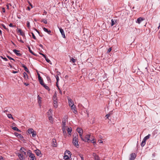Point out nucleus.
Instances as JSON below:
<instances>
[{"label":"nucleus","mask_w":160,"mask_h":160,"mask_svg":"<svg viewBox=\"0 0 160 160\" xmlns=\"http://www.w3.org/2000/svg\"><path fill=\"white\" fill-rule=\"evenodd\" d=\"M136 157L135 153H132L130 154L129 160H134Z\"/></svg>","instance_id":"6e6552de"},{"label":"nucleus","mask_w":160,"mask_h":160,"mask_svg":"<svg viewBox=\"0 0 160 160\" xmlns=\"http://www.w3.org/2000/svg\"><path fill=\"white\" fill-rule=\"evenodd\" d=\"M111 50H112V48H109L108 50L107 53H108L110 52L111 51Z\"/></svg>","instance_id":"09e8293b"},{"label":"nucleus","mask_w":160,"mask_h":160,"mask_svg":"<svg viewBox=\"0 0 160 160\" xmlns=\"http://www.w3.org/2000/svg\"><path fill=\"white\" fill-rule=\"evenodd\" d=\"M27 9L29 11H30V7H27Z\"/></svg>","instance_id":"69168bd1"},{"label":"nucleus","mask_w":160,"mask_h":160,"mask_svg":"<svg viewBox=\"0 0 160 160\" xmlns=\"http://www.w3.org/2000/svg\"><path fill=\"white\" fill-rule=\"evenodd\" d=\"M116 21L112 19L111 20V26H113L116 23Z\"/></svg>","instance_id":"7c9ffc66"},{"label":"nucleus","mask_w":160,"mask_h":160,"mask_svg":"<svg viewBox=\"0 0 160 160\" xmlns=\"http://www.w3.org/2000/svg\"><path fill=\"white\" fill-rule=\"evenodd\" d=\"M98 141L100 143H103V141L101 140H98Z\"/></svg>","instance_id":"052dcab7"},{"label":"nucleus","mask_w":160,"mask_h":160,"mask_svg":"<svg viewBox=\"0 0 160 160\" xmlns=\"http://www.w3.org/2000/svg\"><path fill=\"white\" fill-rule=\"evenodd\" d=\"M8 117L9 118H12V119H14L12 117V115L10 114H8L7 115Z\"/></svg>","instance_id":"f704fd0d"},{"label":"nucleus","mask_w":160,"mask_h":160,"mask_svg":"<svg viewBox=\"0 0 160 160\" xmlns=\"http://www.w3.org/2000/svg\"><path fill=\"white\" fill-rule=\"evenodd\" d=\"M59 30L61 33L62 37L64 38H66V37L65 34L64 32L63 29H62V28H59Z\"/></svg>","instance_id":"9d476101"},{"label":"nucleus","mask_w":160,"mask_h":160,"mask_svg":"<svg viewBox=\"0 0 160 160\" xmlns=\"http://www.w3.org/2000/svg\"><path fill=\"white\" fill-rule=\"evenodd\" d=\"M68 128V127L67 126H65L64 127L62 128V130L63 131V134L64 135H66L67 134V130Z\"/></svg>","instance_id":"1a4fd4ad"},{"label":"nucleus","mask_w":160,"mask_h":160,"mask_svg":"<svg viewBox=\"0 0 160 160\" xmlns=\"http://www.w3.org/2000/svg\"><path fill=\"white\" fill-rule=\"evenodd\" d=\"M72 110L73 111V113L75 114H76L77 112V111L76 110V109Z\"/></svg>","instance_id":"5fc2aeb1"},{"label":"nucleus","mask_w":160,"mask_h":160,"mask_svg":"<svg viewBox=\"0 0 160 160\" xmlns=\"http://www.w3.org/2000/svg\"><path fill=\"white\" fill-rule=\"evenodd\" d=\"M20 151L21 152V154H23L24 156H27L26 153V150L24 148L21 147Z\"/></svg>","instance_id":"39448f33"},{"label":"nucleus","mask_w":160,"mask_h":160,"mask_svg":"<svg viewBox=\"0 0 160 160\" xmlns=\"http://www.w3.org/2000/svg\"><path fill=\"white\" fill-rule=\"evenodd\" d=\"M40 54L42 55L44 58L45 59L47 58V57H46V56L44 54L42 53H40Z\"/></svg>","instance_id":"13d9d810"},{"label":"nucleus","mask_w":160,"mask_h":160,"mask_svg":"<svg viewBox=\"0 0 160 160\" xmlns=\"http://www.w3.org/2000/svg\"><path fill=\"white\" fill-rule=\"evenodd\" d=\"M82 141L88 142H92L93 143H95L96 142L94 141V138L90 134H88L86 135L85 137L84 138H82V139H81Z\"/></svg>","instance_id":"f257e3e1"},{"label":"nucleus","mask_w":160,"mask_h":160,"mask_svg":"<svg viewBox=\"0 0 160 160\" xmlns=\"http://www.w3.org/2000/svg\"><path fill=\"white\" fill-rule=\"evenodd\" d=\"M31 34L32 35V37H33V38L34 39H36V38L34 34V33L33 32H32Z\"/></svg>","instance_id":"c03bdc74"},{"label":"nucleus","mask_w":160,"mask_h":160,"mask_svg":"<svg viewBox=\"0 0 160 160\" xmlns=\"http://www.w3.org/2000/svg\"><path fill=\"white\" fill-rule=\"evenodd\" d=\"M76 130L78 132L81 138L82 139L83 130L82 129L80 128H78Z\"/></svg>","instance_id":"20e7f679"},{"label":"nucleus","mask_w":160,"mask_h":160,"mask_svg":"<svg viewBox=\"0 0 160 160\" xmlns=\"http://www.w3.org/2000/svg\"><path fill=\"white\" fill-rule=\"evenodd\" d=\"M42 86L46 89L48 90H50V89H49V87L47 86L46 85H45V84H44V85H42Z\"/></svg>","instance_id":"c756f323"},{"label":"nucleus","mask_w":160,"mask_h":160,"mask_svg":"<svg viewBox=\"0 0 160 160\" xmlns=\"http://www.w3.org/2000/svg\"><path fill=\"white\" fill-rule=\"evenodd\" d=\"M28 48L29 50V52H30L32 54H33V52L31 50V49H30V48L29 47H28Z\"/></svg>","instance_id":"de8ad7c7"},{"label":"nucleus","mask_w":160,"mask_h":160,"mask_svg":"<svg viewBox=\"0 0 160 160\" xmlns=\"http://www.w3.org/2000/svg\"><path fill=\"white\" fill-rule=\"evenodd\" d=\"M52 110L51 109H50L48 112L47 115L48 117L52 116Z\"/></svg>","instance_id":"ddd939ff"},{"label":"nucleus","mask_w":160,"mask_h":160,"mask_svg":"<svg viewBox=\"0 0 160 160\" xmlns=\"http://www.w3.org/2000/svg\"><path fill=\"white\" fill-rule=\"evenodd\" d=\"M18 156L20 160H24V158H23L24 156L23 154H19Z\"/></svg>","instance_id":"4468645a"},{"label":"nucleus","mask_w":160,"mask_h":160,"mask_svg":"<svg viewBox=\"0 0 160 160\" xmlns=\"http://www.w3.org/2000/svg\"><path fill=\"white\" fill-rule=\"evenodd\" d=\"M24 84L26 86H28V85H29V84H28V83H26V82H24Z\"/></svg>","instance_id":"e2e57ef3"},{"label":"nucleus","mask_w":160,"mask_h":160,"mask_svg":"<svg viewBox=\"0 0 160 160\" xmlns=\"http://www.w3.org/2000/svg\"><path fill=\"white\" fill-rule=\"evenodd\" d=\"M79 156L80 157L82 160H84L83 155L82 154H80L79 155Z\"/></svg>","instance_id":"37998d69"},{"label":"nucleus","mask_w":160,"mask_h":160,"mask_svg":"<svg viewBox=\"0 0 160 160\" xmlns=\"http://www.w3.org/2000/svg\"><path fill=\"white\" fill-rule=\"evenodd\" d=\"M66 124L65 122H64L63 121L62 122V128L64 127L65 126H66Z\"/></svg>","instance_id":"4c0bfd02"},{"label":"nucleus","mask_w":160,"mask_h":160,"mask_svg":"<svg viewBox=\"0 0 160 160\" xmlns=\"http://www.w3.org/2000/svg\"><path fill=\"white\" fill-rule=\"evenodd\" d=\"M7 57L8 58H9L10 60H12L13 61L15 60L13 58H12L11 57H10L9 56H7Z\"/></svg>","instance_id":"3c124183"},{"label":"nucleus","mask_w":160,"mask_h":160,"mask_svg":"<svg viewBox=\"0 0 160 160\" xmlns=\"http://www.w3.org/2000/svg\"><path fill=\"white\" fill-rule=\"evenodd\" d=\"M150 136L151 135L150 134H148V135L146 136L144 138L143 140H144L145 141H146L149 138Z\"/></svg>","instance_id":"a878e982"},{"label":"nucleus","mask_w":160,"mask_h":160,"mask_svg":"<svg viewBox=\"0 0 160 160\" xmlns=\"http://www.w3.org/2000/svg\"><path fill=\"white\" fill-rule=\"evenodd\" d=\"M23 75L24 79L26 80H27L28 79V76L26 73L25 72H24L23 73Z\"/></svg>","instance_id":"aec40b11"},{"label":"nucleus","mask_w":160,"mask_h":160,"mask_svg":"<svg viewBox=\"0 0 160 160\" xmlns=\"http://www.w3.org/2000/svg\"><path fill=\"white\" fill-rule=\"evenodd\" d=\"M27 26L28 28H30V23L28 21L27 22Z\"/></svg>","instance_id":"a19ab883"},{"label":"nucleus","mask_w":160,"mask_h":160,"mask_svg":"<svg viewBox=\"0 0 160 160\" xmlns=\"http://www.w3.org/2000/svg\"><path fill=\"white\" fill-rule=\"evenodd\" d=\"M52 100H53V102L54 101H58L57 98V94L56 92L54 94V95L53 96Z\"/></svg>","instance_id":"dca6fc26"},{"label":"nucleus","mask_w":160,"mask_h":160,"mask_svg":"<svg viewBox=\"0 0 160 160\" xmlns=\"http://www.w3.org/2000/svg\"><path fill=\"white\" fill-rule=\"evenodd\" d=\"M43 30L44 31L48 33V34H50L51 32V31L50 30H48L47 28H43Z\"/></svg>","instance_id":"393cba45"},{"label":"nucleus","mask_w":160,"mask_h":160,"mask_svg":"<svg viewBox=\"0 0 160 160\" xmlns=\"http://www.w3.org/2000/svg\"><path fill=\"white\" fill-rule=\"evenodd\" d=\"M76 60L75 59H74V58H72L71 60H70V62H72L73 63H74L76 62Z\"/></svg>","instance_id":"58836bf2"},{"label":"nucleus","mask_w":160,"mask_h":160,"mask_svg":"<svg viewBox=\"0 0 160 160\" xmlns=\"http://www.w3.org/2000/svg\"><path fill=\"white\" fill-rule=\"evenodd\" d=\"M27 154L30 158V160H36L34 155L31 152V151L29 150L28 151Z\"/></svg>","instance_id":"7ed1b4c3"},{"label":"nucleus","mask_w":160,"mask_h":160,"mask_svg":"<svg viewBox=\"0 0 160 160\" xmlns=\"http://www.w3.org/2000/svg\"><path fill=\"white\" fill-rule=\"evenodd\" d=\"M145 143H146V141H145L143 139L142 141L141 144V146L142 147L144 146L145 144Z\"/></svg>","instance_id":"cd10ccee"},{"label":"nucleus","mask_w":160,"mask_h":160,"mask_svg":"<svg viewBox=\"0 0 160 160\" xmlns=\"http://www.w3.org/2000/svg\"><path fill=\"white\" fill-rule=\"evenodd\" d=\"M1 25L2 26V27L4 28V29L6 30L8 29L6 28L4 24H1Z\"/></svg>","instance_id":"603ef678"},{"label":"nucleus","mask_w":160,"mask_h":160,"mask_svg":"<svg viewBox=\"0 0 160 160\" xmlns=\"http://www.w3.org/2000/svg\"><path fill=\"white\" fill-rule=\"evenodd\" d=\"M67 131L68 132V133L71 135L72 131V128L71 127H68Z\"/></svg>","instance_id":"a211bd4d"},{"label":"nucleus","mask_w":160,"mask_h":160,"mask_svg":"<svg viewBox=\"0 0 160 160\" xmlns=\"http://www.w3.org/2000/svg\"><path fill=\"white\" fill-rule=\"evenodd\" d=\"M50 122L52 123L53 122V119L52 118V116L50 117H48Z\"/></svg>","instance_id":"2f4dec72"},{"label":"nucleus","mask_w":160,"mask_h":160,"mask_svg":"<svg viewBox=\"0 0 160 160\" xmlns=\"http://www.w3.org/2000/svg\"><path fill=\"white\" fill-rule=\"evenodd\" d=\"M70 158L68 155H64L63 158L64 160H69Z\"/></svg>","instance_id":"5701e85b"},{"label":"nucleus","mask_w":160,"mask_h":160,"mask_svg":"<svg viewBox=\"0 0 160 160\" xmlns=\"http://www.w3.org/2000/svg\"><path fill=\"white\" fill-rule=\"evenodd\" d=\"M9 26L10 27H13L14 26L13 25L12 23H10L9 25Z\"/></svg>","instance_id":"bf43d9fd"},{"label":"nucleus","mask_w":160,"mask_h":160,"mask_svg":"<svg viewBox=\"0 0 160 160\" xmlns=\"http://www.w3.org/2000/svg\"><path fill=\"white\" fill-rule=\"evenodd\" d=\"M41 98L39 95H38V102L39 103V105L40 106H41Z\"/></svg>","instance_id":"4be33fe9"},{"label":"nucleus","mask_w":160,"mask_h":160,"mask_svg":"<svg viewBox=\"0 0 160 160\" xmlns=\"http://www.w3.org/2000/svg\"><path fill=\"white\" fill-rule=\"evenodd\" d=\"M93 156L94 157L95 160H99V158L98 156L96 154H93Z\"/></svg>","instance_id":"b1692460"},{"label":"nucleus","mask_w":160,"mask_h":160,"mask_svg":"<svg viewBox=\"0 0 160 160\" xmlns=\"http://www.w3.org/2000/svg\"><path fill=\"white\" fill-rule=\"evenodd\" d=\"M17 32L20 33V35L22 36H25L24 33L22 31L21 29L19 28H17Z\"/></svg>","instance_id":"9b49d317"},{"label":"nucleus","mask_w":160,"mask_h":160,"mask_svg":"<svg viewBox=\"0 0 160 160\" xmlns=\"http://www.w3.org/2000/svg\"><path fill=\"white\" fill-rule=\"evenodd\" d=\"M67 154L69 155L70 157H71V155H72L71 152L68 150H66L65 153H64V155H67Z\"/></svg>","instance_id":"6ab92c4d"},{"label":"nucleus","mask_w":160,"mask_h":160,"mask_svg":"<svg viewBox=\"0 0 160 160\" xmlns=\"http://www.w3.org/2000/svg\"><path fill=\"white\" fill-rule=\"evenodd\" d=\"M13 52L16 54L18 56H21V54L19 52H20L19 51L17 50L16 49H14L13 50Z\"/></svg>","instance_id":"f8f14e48"},{"label":"nucleus","mask_w":160,"mask_h":160,"mask_svg":"<svg viewBox=\"0 0 160 160\" xmlns=\"http://www.w3.org/2000/svg\"><path fill=\"white\" fill-rule=\"evenodd\" d=\"M69 106L71 107V109L72 110H74L75 109H76L75 106L74 105H73V106L71 105V106Z\"/></svg>","instance_id":"ea45409f"},{"label":"nucleus","mask_w":160,"mask_h":160,"mask_svg":"<svg viewBox=\"0 0 160 160\" xmlns=\"http://www.w3.org/2000/svg\"><path fill=\"white\" fill-rule=\"evenodd\" d=\"M24 70L26 72H29V71L26 67H24Z\"/></svg>","instance_id":"864d4df0"},{"label":"nucleus","mask_w":160,"mask_h":160,"mask_svg":"<svg viewBox=\"0 0 160 160\" xmlns=\"http://www.w3.org/2000/svg\"><path fill=\"white\" fill-rule=\"evenodd\" d=\"M32 134V136L33 137H35L37 135V133L36 131H33L32 132V133H31Z\"/></svg>","instance_id":"c85d7f7f"},{"label":"nucleus","mask_w":160,"mask_h":160,"mask_svg":"<svg viewBox=\"0 0 160 160\" xmlns=\"http://www.w3.org/2000/svg\"><path fill=\"white\" fill-rule=\"evenodd\" d=\"M2 11L3 12H5V10L4 8H3L2 9Z\"/></svg>","instance_id":"680f3d73"},{"label":"nucleus","mask_w":160,"mask_h":160,"mask_svg":"<svg viewBox=\"0 0 160 160\" xmlns=\"http://www.w3.org/2000/svg\"><path fill=\"white\" fill-rule=\"evenodd\" d=\"M0 160H4L3 158L1 156H0Z\"/></svg>","instance_id":"4d7b16f0"},{"label":"nucleus","mask_w":160,"mask_h":160,"mask_svg":"<svg viewBox=\"0 0 160 160\" xmlns=\"http://www.w3.org/2000/svg\"><path fill=\"white\" fill-rule=\"evenodd\" d=\"M56 79V80H57V82H58L59 81V77L58 76V75H56L55 76Z\"/></svg>","instance_id":"79ce46f5"},{"label":"nucleus","mask_w":160,"mask_h":160,"mask_svg":"<svg viewBox=\"0 0 160 160\" xmlns=\"http://www.w3.org/2000/svg\"><path fill=\"white\" fill-rule=\"evenodd\" d=\"M41 22H43L44 23L46 24L47 23V21L44 19H42L41 20Z\"/></svg>","instance_id":"e433bc0d"},{"label":"nucleus","mask_w":160,"mask_h":160,"mask_svg":"<svg viewBox=\"0 0 160 160\" xmlns=\"http://www.w3.org/2000/svg\"><path fill=\"white\" fill-rule=\"evenodd\" d=\"M35 152L37 156H41V152L38 149L36 150L35 151Z\"/></svg>","instance_id":"2eb2a0df"},{"label":"nucleus","mask_w":160,"mask_h":160,"mask_svg":"<svg viewBox=\"0 0 160 160\" xmlns=\"http://www.w3.org/2000/svg\"><path fill=\"white\" fill-rule=\"evenodd\" d=\"M12 129L15 131L20 132V130L16 127H14L12 128Z\"/></svg>","instance_id":"c9c22d12"},{"label":"nucleus","mask_w":160,"mask_h":160,"mask_svg":"<svg viewBox=\"0 0 160 160\" xmlns=\"http://www.w3.org/2000/svg\"><path fill=\"white\" fill-rule=\"evenodd\" d=\"M39 81L40 83L42 85H44V83L43 82V81L42 79L39 80Z\"/></svg>","instance_id":"72a5a7b5"},{"label":"nucleus","mask_w":160,"mask_h":160,"mask_svg":"<svg viewBox=\"0 0 160 160\" xmlns=\"http://www.w3.org/2000/svg\"><path fill=\"white\" fill-rule=\"evenodd\" d=\"M110 116V115L109 114H108L106 115L105 117L109 119V117Z\"/></svg>","instance_id":"6e6d98bb"},{"label":"nucleus","mask_w":160,"mask_h":160,"mask_svg":"<svg viewBox=\"0 0 160 160\" xmlns=\"http://www.w3.org/2000/svg\"><path fill=\"white\" fill-rule=\"evenodd\" d=\"M18 40L19 41L21 42H22V43H24L23 41L21 39V38H20L19 39L18 38Z\"/></svg>","instance_id":"a18cd8bd"},{"label":"nucleus","mask_w":160,"mask_h":160,"mask_svg":"<svg viewBox=\"0 0 160 160\" xmlns=\"http://www.w3.org/2000/svg\"><path fill=\"white\" fill-rule=\"evenodd\" d=\"M45 60H46V61L48 62V63H50L51 62V61H50V60L48 58H46L45 59Z\"/></svg>","instance_id":"49530a36"},{"label":"nucleus","mask_w":160,"mask_h":160,"mask_svg":"<svg viewBox=\"0 0 160 160\" xmlns=\"http://www.w3.org/2000/svg\"><path fill=\"white\" fill-rule=\"evenodd\" d=\"M38 80L42 79L41 77L40 76V74L39 73H38Z\"/></svg>","instance_id":"8fccbe9b"},{"label":"nucleus","mask_w":160,"mask_h":160,"mask_svg":"<svg viewBox=\"0 0 160 160\" xmlns=\"http://www.w3.org/2000/svg\"><path fill=\"white\" fill-rule=\"evenodd\" d=\"M14 134L17 137H19L21 138L22 137V136L21 135V134L18 133L17 132L14 133Z\"/></svg>","instance_id":"bb28decb"},{"label":"nucleus","mask_w":160,"mask_h":160,"mask_svg":"<svg viewBox=\"0 0 160 160\" xmlns=\"http://www.w3.org/2000/svg\"><path fill=\"white\" fill-rule=\"evenodd\" d=\"M53 106L55 108H56L58 107V101H55L53 102Z\"/></svg>","instance_id":"412c9836"},{"label":"nucleus","mask_w":160,"mask_h":160,"mask_svg":"<svg viewBox=\"0 0 160 160\" xmlns=\"http://www.w3.org/2000/svg\"><path fill=\"white\" fill-rule=\"evenodd\" d=\"M59 93H60L62 95V92L61 90H60V91H59Z\"/></svg>","instance_id":"338daca9"},{"label":"nucleus","mask_w":160,"mask_h":160,"mask_svg":"<svg viewBox=\"0 0 160 160\" xmlns=\"http://www.w3.org/2000/svg\"><path fill=\"white\" fill-rule=\"evenodd\" d=\"M33 131V130L32 128H29L28 130V132L30 134L32 133Z\"/></svg>","instance_id":"473e14b6"},{"label":"nucleus","mask_w":160,"mask_h":160,"mask_svg":"<svg viewBox=\"0 0 160 160\" xmlns=\"http://www.w3.org/2000/svg\"><path fill=\"white\" fill-rule=\"evenodd\" d=\"M3 59L5 61H7L8 60V59L6 58H3Z\"/></svg>","instance_id":"0e129e2a"},{"label":"nucleus","mask_w":160,"mask_h":160,"mask_svg":"<svg viewBox=\"0 0 160 160\" xmlns=\"http://www.w3.org/2000/svg\"><path fill=\"white\" fill-rule=\"evenodd\" d=\"M67 99L68 100V102L69 106H73L74 105V103L72 99L69 97H67Z\"/></svg>","instance_id":"423d86ee"},{"label":"nucleus","mask_w":160,"mask_h":160,"mask_svg":"<svg viewBox=\"0 0 160 160\" xmlns=\"http://www.w3.org/2000/svg\"><path fill=\"white\" fill-rule=\"evenodd\" d=\"M29 4H30V6L31 7V8H32L33 7H32V5L31 3H29Z\"/></svg>","instance_id":"774afa93"},{"label":"nucleus","mask_w":160,"mask_h":160,"mask_svg":"<svg viewBox=\"0 0 160 160\" xmlns=\"http://www.w3.org/2000/svg\"><path fill=\"white\" fill-rule=\"evenodd\" d=\"M72 143L76 147H78V146H79L78 144V135L77 133L74 134L73 135Z\"/></svg>","instance_id":"f03ea898"},{"label":"nucleus","mask_w":160,"mask_h":160,"mask_svg":"<svg viewBox=\"0 0 160 160\" xmlns=\"http://www.w3.org/2000/svg\"><path fill=\"white\" fill-rule=\"evenodd\" d=\"M52 146L55 147H56L57 146V143L55 139H52Z\"/></svg>","instance_id":"0eeeda50"},{"label":"nucleus","mask_w":160,"mask_h":160,"mask_svg":"<svg viewBox=\"0 0 160 160\" xmlns=\"http://www.w3.org/2000/svg\"><path fill=\"white\" fill-rule=\"evenodd\" d=\"M143 20V19L142 18L140 17L138 18L136 22L138 24H140Z\"/></svg>","instance_id":"f3484780"}]
</instances>
